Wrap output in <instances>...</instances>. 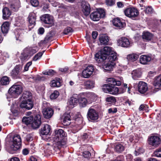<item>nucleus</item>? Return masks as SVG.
Here are the masks:
<instances>
[{
	"label": "nucleus",
	"instance_id": "f257e3e1",
	"mask_svg": "<svg viewBox=\"0 0 161 161\" xmlns=\"http://www.w3.org/2000/svg\"><path fill=\"white\" fill-rule=\"evenodd\" d=\"M95 58L98 63H103L106 60L114 62L118 59L117 53L113 51L111 47L108 46L105 47L97 53Z\"/></svg>",
	"mask_w": 161,
	"mask_h": 161
},
{
	"label": "nucleus",
	"instance_id": "f03ea898",
	"mask_svg": "<svg viewBox=\"0 0 161 161\" xmlns=\"http://www.w3.org/2000/svg\"><path fill=\"white\" fill-rule=\"evenodd\" d=\"M21 82L15 83L9 89L8 92L11 97L16 98L21 93L23 90Z\"/></svg>",
	"mask_w": 161,
	"mask_h": 161
},
{
	"label": "nucleus",
	"instance_id": "7ed1b4c3",
	"mask_svg": "<svg viewBox=\"0 0 161 161\" xmlns=\"http://www.w3.org/2000/svg\"><path fill=\"white\" fill-rule=\"evenodd\" d=\"M54 138L61 145H64L67 142V139L65 132L62 129H56L54 130Z\"/></svg>",
	"mask_w": 161,
	"mask_h": 161
},
{
	"label": "nucleus",
	"instance_id": "20e7f679",
	"mask_svg": "<svg viewBox=\"0 0 161 161\" xmlns=\"http://www.w3.org/2000/svg\"><path fill=\"white\" fill-rule=\"evenodd\" d=\"M21 139L20 135L15 134L10 142V148L12 150L17 151L21 147Z\"/></svg>",
	"mask_w": 161,
	"mask_h": 161
},
{
	"label": "nucleus",
	"instance_id": "39448f33",
	"mask_svg": "<svg viewBox=\"0 0 161 161\" xmlns=\"http://www.w3.org/2000/svg\"><path fill=\"white\" fill-rule=\"evenodd\" d=\"M86 117L89 121L94 122L98 119L99 114L97 111L94 108V107L92 106L88 109Z\"/></svg>",
	"mask_w": 161,
	"mask_h": 161
},
{
	"label": "nucleus",
	"instance_id": "423d86ee",
	"mask_svg": "<svg viewBox=\"0 0 161 161\" xmlns=\"http://www.w3.org/2000/svg\"><path fill=\"white\" fill-rule=\"evenodd\" d=\"M105 15V13L103 9L101 8L98 10L94 11L90 15L91 19L94 21H97L101 18H103Z\"/></svg>",
	"mask_w": 161,
	"mask_h": 161
},
{
	"label": "nucleus",
	"instance_id": "0eeeda50",
	"mask_svg": "<svg viewBox=\"0 0 161 161\" xmlns=\"http://www.w3.org/2000/svg\"><path fill=\"white\" fill-rule=\"evenodd\" d=\"M137 91L141 94L146 96H148L150 94L149 93L147 84L146 82L140 81L137 85Z\"/></svg>",
	"mask_w": 161,
	"mask_h": 161
},
{
	"label": "nucleus",
	"instance_id": "6e6552de",
	"mask_svg": "<svg viewBox=\"0 0 161 161\" xmlns=\"http://www.w3.org/2000/svg\"><path fill=\"white\" fill-rule=\"evenodd\" d=\"M102 89L104 92L113 95L117 94L119 91V89L117 87L108 83L104 84L103 86Z\"/></svg>",
	"mask_w": 161,
	"mask_h": 161
},
{
	"label": "nucleus",
	"instance_id": "1a4fd4ad",
	"mask_svg": "<svg viewBox=\"0 0 161 161\" xmlns=\"http://www.w3.org/2000/svg\"><path fill=\"white\" fill-rule=\"evenodd\" d=\"M125 15L133 20L135 19L139 14L137 9L135 7L129 8H126L125 11Z\"/></svg>",
	"mask_w": 161,
	"mask_h": 161
},
{
	"label": "nucleus",
	"instance_id": "9d476101",
	"mask_svg": "<svg viewBox=\"0 0 161 161\" xmlns=\"http://www.w3.org/2000/svg\"><path fill=\"white\" fill-rule=\"evenodd\" d=\"M43 23L47 25V27H51L54 25V20L53 17L49 14H45L40 17Z\"/></svg>",
	"mask_w": 161,
	"mask_h": 161
},
{
	"label": "nucleus",
	"instance_id": "9b49d317",
	"mask_svg": "<svg viewBox=\"0 0 161 161\" xmlns=\"http://www.w3.org/2000/svg\"><path fill=\"white\" fill-rule=\"evenodd\" d=\"M161 142V139L158 136H152L148 139V144L155 147H158Z\"/></svg>",
	"mask_w": 161,
	"mask_h": 161
},
{
	"label": "nucleus",
	"instance_id": "f8f14e48",
	"mask_svg": "<svg viewBox=\"0 0 161 161\" xmlns=\"http://www.w3.org/2000/svg\"><path fill=\"white\" fill-rule=\"evenodd\" d=\"M28 100H22L20 104V107L25 110H29L31 109L34 107L33 100L28 99Z\"/></svg>",
	"mask_w": 161,
	"mask_h": 161
},
{
	"label": "nucleus",
	"instance_id": "ddd939ff",
	"mask_svg": "<svg viewBox=\"0 0 161 161\" xmlns=\"http://www.w3.org/2000/svg\"><path fill=\"white\" fill-rule=\"evenodd\" d=\"M78 97V103L80 107H85L88 102L84 92H82L79 94L77 96Z\"/></svg>",
	"mask_w": 161,
	"mask_h": 161
},
{
	"label": "nucleus",
	"instance_id": "4468645a",
	"mask_svg": "<svg viewBox=\"0 0 161 161\" xmlns=\"http://www.w3.org/2000/svg\"><path fill=\"white\" fill-rule=\"evenodd\" d=\"M112 22L113 25L117 29H121L123 28L126 25L125 22L118 17L113 19Z\"/></svg>",
	"mask_w": 161,
	"mask_h": 161
},
{
	"label": "nucleus",
	"instance_id": "2eb2a0df",
	"mask_svg": "<svg viewBox=\"0 0 161 161\" xmlns=\"http://www.w3.org/2000/svg\"><path fill=\"white\" fill-rule=\"evenodd\" d=\"M42 112L44 118L49 119L53 116L54 114V110L51 108L47 107L43 109Z\"/></svg>",
	"mask_w": 161,
	"mask_h": 161
},
{
	"label": "nucleus",
	"instance_id": "dca6fc26",
	"mask_svg": "<svg viewBox=\"0 0 161 161\" xmlns=\"http://www.w3.org/2000/svg\"><path fill=\"white\" fill-rule=\"evenodd\" d=\"M119 46L124 48H128L130 47V42L129 40L125 37H121L117 41Z\"/></svg>",
	"mask_w": 161,
	"mask_h": 161
},
{
	"label": "nucleus",
	"instance_id": "f3484780",
	"mask_svg": "<svg viewBox=\"0 0 161 161\" xmlns=\"http://www.w3.org/2000/svg\"><path fill=\"white\" fill-rule=\"evenodd\" d=\"M41 116L40 114H36L33 116L32 127L34 129L38 128L41 124Z\"/></svg>",
	"mask_w": 161,
	"mask_h": 161
},
{
	"label": "nucleus",
	"instance_id": "a211bd4d",
	"mask_svg": "<svg viewBox=\"0 0 161 161\" xmlns=\"http://www.w3.org/2000/svg\"><path fill=\"white\" fill-rule=\"evenodd\" d=\"M20 72V66L17 65L10 72V75L13 79H18L19 78Z\"/></svg>",
	"mask_w": 161,
	"mask_h": 161
},
{
	"label": "nucleus",
	"instance_id": "6ab92c4d",
	"mask_svg": "<svg viewBox=\"0 0 161 161\" xmlns=\"http://www.w3.org/2000/svg\"><path fill=\"white\" fill-rule=\"evenodd\" d=\"M86 97L87 98L89 103H91L96 101L97 96L94 93L88 92H84Z\"/></svg>",
	"mask_w": 161,
	"mask_h": 161
},
{
	"label": "nucleus",
	"instance_id": "aec40b11",
	"mask_svg": "<svg viewBox=\"0 0 161 161\" xmlns=\"http://www.w3.org/2000/svg\"><path fill=\"white\" fill-rule=\"evenodd\" d=\"M50 130V126L49 125H44L40 130V133L42 135H47L48 134Z\"/></svg>",
	"mask_w": 161,
	"mask_h": 161
},
{
	"label": "nucleus",
	"instance_id": "412c9836",
	"mask_svg": "<svg viewBox=\"0 0 161 161\" xmlns=\"http://www.w3.org/2000/svg\"><path fill=\"white\" fill-rule=\"evenodd\" d=\"M115 65L116 64L115 62L108 61V63L103 65V67L105 72H110L113 70V68Z\"/></svg>",
	"mask_w": 161,
	"mask_h": 161
},
{
	"label": "nucleus",
	"instance_id": "4be33fe9",
	"mask_svg": "<svg viewBox=\"0 0 161 161\" xmlns=\"http://www.w3.org/2000/svg\"><path fill=\"white\" fill-rule=\"evenodd\" d=\"M70 115L69 114H64L61 118L63 124L65 125H69L71 123Z\"/></svg>",
	"mask_w": 161,
	"mask_h": 161
},
{
	"label": "nucleus",
	"instance_id": "5701e85b",
	"mask_svg": "<svg viewBox=\"0 0 161 161\" xmlns=\"http://www.w3.org/2000/svg\"><path fill=\"white\" fill-rule=\"evenodd\" d=\"M36 15L34 12H31L29 14L28 16V21L30 24L29 26L32 25L34 26L36 24Z\"/></svg>",
	"mask_w": 161,
	"mask_h": 161
},
{
	"label": "nucleus",
	"instance_id": "b1692460",
	"mask_svg": "<svg viewBox=\"0 0 161 161\" xmlns=\"http://www.w3.org/2000/svg\"><path fill=\"white\" fill-rule=\"evenodd\" d=\"M3 18L4 20L8 19L11 14V12L7 7L3 8L2 10Z\"/></svg>",
	"mask_w": 161,
	"mask_h": 161
},
{
	"label": "nucleus",
	"instance_id": "393cba45",
	"mask_svg": "<svg viewBox=\"0 0 161 161\" xmlns=\"http://www.w3.org/2000/svg\"><path fill=\"white\" fill-rule=\"evenodd\" d=\"M152 59L151 56L146 55H141L140 58V61L141 64H147Z\"/></svg>",
	"mask_w": 161,
	"mask_h": 161
},
{
	"label": "nucleus",
	"instance_id": "a878e982",
	"mask_svg": "<svg viewBox=\"0 0 161 161\" xmlns=\"http://www.w3.org/2000/svg\"><path fill=\"white\" fill-rule=\"evenodd\" d=\"M21 100H32V94L30 92L25 91L23 92L22 96L21 97Z\"/></svg>",
	"mask_w": 161,
	"mask_h": 161
},
{
	"label": "nucleus",
	"instance_id": "bb28decb",
	"mask_svg": "<svg viewBox=\"0 0 161 161\" xmlns=\"http://www.w3.org/2000/svg\"><path fill=\"white\" fill-rule=\"evenodd\" d=\"M99 41L101 45H108L109 41L108 36L104 35H100L99 37Z\"/></svg>",
	"mask_w": 161,
	"mask_h": 161
},
{
	"label": "nucleus",
	"instance_id": "cd10ccee",
	"mask_svg": "<svg viewBox=\"0 0 161 161\" xmlns=\"http://www.w3.org/2000/svg\"><path fill=\"white\" fill-rule=\"evenodd\" d=\"M125 149V147L121 143H118L114 147V151L118 153H122Z\"/></svg>",
	"mask_w": 161,
	"mask_h": 161
},
{
	"label": "nucleus",
	"instance_id": "c85d7f7f",
	"mask_svg": "<svg viewBox=\"0 0 161 161\" xmlns=\"http://www.w3.org/2000/svg\"><path fill=\"white\" fill-rule=\"evenodd\" d=\"M95 82L92 80H88L84 82V86L86 89H90L94 87Z\"/></svg>",
	"mask_w": 161,
	"mask_h": 161
},
{
	"label": "nucleus",
	"instance_id": "c756f323",
	"mask_svg": "<svg viewBox=\"0 0 161 161\" xmlns=\"http://www.w3.org/2000/svg\"><path fill=\"white\" fill-rule=\"evenodd\" d=\"M33 119V116L24 117L22 119V121L23 122L25 123L26 125H31L32 126Z\"/></svg>",
	"mask_w": 161,
	"mask_h": 161
},
{
	"label": "nucleus",
	"instance_id": "7c9ffc66",
	"mask_svg": "<svg viewBox=\"0 0 161 161\" xmlns=\"http://www.w3.org/2000/svg\"><path fill=\"white\" fill-rule=\"evenodd\" d=\"M153 35L150 32H144L142 35V38L147 41H151L153 38Z\"/></svg>",
	"mask_w": 161,
	"mask_h": 161
},
{
	"label": "nucleus",
	"instance_id": "2f4dec72",
	"mask_svg": "<svg viewBox=\"0 0 161 161\" xmlns=\"http://www.w3.org/2000/svg\"><path fill=\"white\" fill-rule=\"evenodd\" d=\"M9 26L10 24L8 22H5L2 24L1 27V30L3 34L8 33Z\"/></svg>",
	"mask_w": 161,
	"mask_h": 161
},
{
	"label": "nucleus",
	"instance_id": "473e14b6",
	"mask_svg": "<svg viewBox=\"0 0 161 161\" xmlns=\"http://www.w3.org/2000/svg\"><path fill=\"white\" fill-rule=\"evenodd\" d=\"M10 79L9 77L7 76H3L0 79V84L2 86H7L9 84Z\"/></svg>",
	"mask_w": 161,
	"mask_h": 161
},
{
	"label": "nucleus",
	"instance_id": "72a5a7b5",
	"mask_svg": "<svg viewBox=\"0 0 161 161\" xmlns=\"http://www.w3.org/2000/svg\"><path fill=\"white\" fill-rule=\"evenodd\" d=\"M82 11L84 14L87 16L89 15L90 12L91 8L89 3H86L82 6Z\"/></svg>",
	"mask_w": 161,
	"mask_h": 161
},
{
	"label": "nucleus",
	"instance_id": "f704fd0d",
	"mask_svg": "<svg viewBox=\"0 0 161 161\" xmlns=\"http://www.w3.org/2000/svg\"><path fill=\"white\" fill-rule=\"evenodd\" d=\"M107 81L108 82V83L113 85V86H119L121 84L120 81L117 80L113 78L108 79Z\"/></svg>",
	"mask_w": 161,
	"mask_h": 161
},
{
	"label": "nucleus",
	"instance_id": "c9c22d12",
	"mask_svg": "<svg viewBox=\"0 0 161 161\" xmlns=\"http://www.w3.org/2000/svg\"><path fill=\"white\" fill-rule=\"evenodd\" d=\"M153 84L156 87H161V75L155 77Z\"/></svg>",
	"mask_w": 161,
	"mask_h": 161
},
{
	"label": "nucleus",
	"instance_id": "e433bc0d",
	"mask_svg": "<svg viewBox=\"0 0 161 161\" xmlns=\"http://www.w3.org/2000/svg\"><path fill=\"white\" fill-rule=\"evenodd\" d=\"M60 79L57 78L55 80H53L51 81V86L53 87H58L61 86V83L60 81Z\"/></svg>",
	"mask_w": 161,
	"mask_h": 161
},
{
	"label": "nucleus",
	"instance_id": "4c0bfd02",
	"mask_svg": "<svg viewBox=\"0 0 161 161\" xmlns=\"http://www.w3.org/2000/svg\"><path fill=\"white\" fill-rule=\"evenodd\" d=\"M139 56L136 53H132L128 55L127 56V58L129 61H134L136 60L138 58Z\"/></svg>",
	"mask_w": 161,
	"mask_h": 161
},
{
	"label": "nucleus",
	"instance_id": "58836bf2",
	"mask_svg": "<svg viewBox=\"0 0 161 161\" xmlns=\"http://www.w3.org/2000/svg\"><path fill=\"white\" fill-rule=\"evenodd\" d=\"M30 57L29 54L25 51L21 53L19 58L22 62H24L27 60Z\"/></svg>",
	"mask_w": 161,
	"mask_h": 161
},
{
	"label": "nucleus",
	"instance_id": "ea45409f",
	"mask_svg": "<svg viewBox=\"0 0 161 161\" xmlns=\"http://www.w3.org/2000/svg\"><path fill=\"white\" fill-rule=\"evenodd\" d=\"M105 101L109 104H115L116 102L115 97L113 96H109L106 98Z\"/></svg>",
	"mask_w": 161,
	"mask_h": 161
},
{
	"label": "nucleus",
	"instance_id": "a19ab883",
	"mask_svg": "<svg viewBox=\"0 0 161 161\" xmlns=\"http://www.w3.org/2000/svg\"><path fill=\"white\" fill-rule=\"evenodd\" d=\"M132 75L133 78L135 80H136L141 77V73L139 70H135L133 71Z\"/></svg>",
	"mask_w": 161,
	"mask_h": 161
},
{
	"label": "nucleus",
	"instance_id": "79ce46f5",
	"mask_svg": "<svg viewBox=\"0 0 161 161\" xmlns=\"http://www.w3.org/2000/svg\"><path fill=\"white\" fill-rule=\"evenodd\" d=\"M74 31V30L72 28L68 26L64 28L62 33L63 35H67L69 33L73 32Z\"/></svg>",
	"mask_w": 161,
	"mask_h": 161
},
{
	"label": "nucleus",
	"instance_id": "37998d69",
	"mask_svg": "<svg viewBox=\"0 0 161 161\" xmlns=\"http://www.w3.org/2000/svg\"><path fill=\"white\" fill-rule=\"evenodd\" d=\"M69 103L70 105H75L78 102V97L76 98L73 96L71 97L69 101Z\"/></svg>",
	"mask_w": 161,
	"mask_h": 161
},
{
	"label": "nucleus",
	"instance_id": "c03bdc74",
	"mask_svg": "<svg viewBox=\"0 0 161 161\" xmlns=\"http://www.w3.org/2000/svg\"><path fill=\"white\" fill-rule=\"evenodd\" d=\"M25 51L30 57L36 52L35 49L31 47L26 49Z\"/></svg>",
	"mask_w": 161,
	"mask_h": 161
},
{
	"label": "nucleus",
	"instance_id": "a18cd8bd",
	"mask_svg": "<svg viewBox=\"0 0 161 161\" xmlns=\"http://www.w3.org/2000/svg\"><path fill=\"white\" fill-rule=\"evenodd\" d=\"M59 95L58 91L55 90L50 95V97L51 99H56Z\"/></svg>",
	"mask_w": 161,
	"mask_h": 161
},
{
	"label": "nucleus",
	"instance_id": "49530a36",
	"mask_svg": "<svg viewBox=\"0 0 161 161\" xmlns=\"http://www.w3.org/2000/svg\"><path fill=\"white\" fill-rule=\"evenodd\" d=\"M92 74V73H90L89 71L86 69H84L82 72V76L85 78H89Z\"/></svg>",
	"mask_w": 161,
	"mask_h": 161
},
{
	"label": "nucleus",
	"instance_id": "de8ad7c7",
	"mask_svg": "<svg viewBox=\"0 0 161 161\" xmlns=\"http://www.w3.org/2000/svg\"><path fill=\"white\" fill-rule=\"evenodd\" d=\"M145 151L142 147H139V148H136L134 153L136 156H137L140 154L143 153H144Z\"/></svg>",
	"mask_w": 161,
	"mask_h": 161
},
{
	"label": "nucleus",
	"instance_id": "09e8293b",
	"mask_svg": "<svg viewBox=\"0 0 161 161\" xmlns=\"http://www.w3.org/2000/svg\"><path fill=\"white\" fill-rule=\"evenodd\" d=\"M57 74L56 72L54 70L52 69H50L48 71L45 72L44 74L47 75L51 76H53V75H56Z\"/></svg>",
	"mask_w": 161,
	"mask_h": 161
},
{
	"label": "nucleus",
	"instance_id": "8fccbe9b",
	"mask_svg": "<svg viewBox=\"0 0 161 161\" xmlns=\"http://www.w3.org/2000/svg\"><path fill=\"white\" fill-rule=\"evenodd\" d=\"M43 55V53L39 52L36 54L33 58L32 60L34 61H36L39 59Z\"/></svg>",
	"mask_w": 161,
	"mask_h": 161
},
{
	"label": "nucleus",
	"instance_id": "3c124183",
	"mask_svg": "<svg viewBox=\"0 0 161 161\" xmlns=\"http://www.w3.org/2000/svg\"><path fill=\"white\" fill-rule=\"evenodd\" d=\"M52 33L53 32L52 31H50L44 39V41L45 42H48L52 39L53 37Z\"/></svg>",
	"mask_w": 161,
	"mask_h": 161
},
{
	"label": "nucleus",
	"instance_id": "603ef678",
	"mask_svg": "<svg viewBox=\"0 0 161 161\" xmlns=\"http://www.w3.org/2000/svg\"><path fill=\"white\" fill-rule=\"evenodd\" d=\"M115 0H106L105 3L108 6H112L115 4Z\"/></svg>",
	"mask_w": 161,
	"mask_h": 161
},
{
	"label": "nucleus",
	"instance_id": "864d4df0",
	"mask_svg": "<svg viewBox=\"0 0 161 161\" xmlns=\"http://www.w3.org/2000/svg\"><path fill=\"white\" fill-rule=\"evenodd\" d=\"M145 14H150L153 12V9L151 7H148L146 8L144 10Z\"/></svg>",
	"mask_w": 161,
	"mask_h": 161
},
{
	"label": "nucleus",
	"instance_id": "5fc2aeb1",
	"mask_svg": "<svg viewBox=\"0 0 161 161\" xmlns=\"http://www.w3.org/2000/svg\"><path fill=\"white\" fill-rule=\"evenodd\" d=\"M153 154L155 156L157 157H161V148L156 150Z\"/></svg>",
	"mask_w": 161,
	"mask_h": 161
},
{
	"label": "nucleus",
	"instance_id": "6e6d98bb",
	"mask_svg": "<svg viewBox=\"0 0 161 161\" xmlns=\"http://www.w3.org/2000/svg\"><path fill=\"white\" fill-rule=\"evenodd\" d=\"M33 79L35 80L38 81H43L46 79V78L44 77L38 75L36 77H34Z\"/></svg>",
	"mask_w": 161,
	"mask_h": 161
},
{
	"label": "nucleus",
	"instance_id": "4d7b16f0",
	"mask_svg": "<svg viewBox=\"0 0 161 161\" xmlns=\"http://www.w3.org/2000/svg\"><path fill=\"white\" fill-rule=\"evenodd\" d=\"M30 3L31 5L34 7H37L39 5V2L38 0H31Z\"/></svg>",
	"mask_w": 161,
	"mask_h": 161
},
{
	"label": "nucleus",
	"instance_id": "13d9d810",
	"mask_svg": "<svg viewBox=\"0 0 161 161\" xmlns=\"http://www.w3.org/2000/svg\"><path fill=\"white\" fill-rule=\"evenodd\" d=\"M83 155L85 158H90L91 156V153L89 151H86L83 152Z\"/></svg>",
	"mask_w": 161,
	"mask_h": 161
},
{
	"label": "nucleus",
	"instance_id": "bf43d9fd",
	"mask_svg": "<svg viewBox=\"0 0 161 161\" xmlns=\"http://www.w3.org/2000/svg\"><path fill=\"white\" fill-rule=\"evenodd\" d=\"M117 111V108H110L108 109V113L109 114H114L116 113Z\"/></svg>",
	"mask_w": 161,
	"mask_h": 161
},
{
	"label": "nucleus",
	"instance_id": "052dcab7",
	"mask_svg": "<svg viewBox=\"0 0 161 161\" xmlns=\"http://www.w3.org/2000/svg\"><path fill=\"white\" fill-rule=\"evenodd\" d=\"M25 138L26 141L28 142L32 141L33 139V138L30 134L27 135L26 136Z\"/></svg>",
	"mask_w": 161,
	"mask_h": 161
},
{
	"label": "nucleus",
	"instance_id": "680f3d73",
	"mask_svg": "<svg viewBox=\"0 0 161 161\" xmlns=\"http://www.w3.org/2000/svg\"><path fill=\"white\" fill-rule=\"evenodd\" d=\"M86 69L89 70L90 73H91L92 74L94 71L93 67L92 65H88Z\"/></svg>",
	"mask_w": 161,
	"mask_h": 161
},
{
	"label": "nucleus",
	"instance_id": "e2e57ef3",
	"mask_svg": "<svg viewBox=\"0 0 161 161\" xmlns=\"http://www.w3.org/2000/svg\"><path fill=\"white\" fill-rule=\"evenodd\" d=\"M16 5L14 4L11 3L10 4V8L14 11H17L18 10L19 8H16Z\"/></svg>",
	"mask_w": 161,
	"mask_h": 161
},
{
	"label": "nucleus",
	"instance_id": "0e129e2a",
	"mask_svg": "<svg viewBox=\"0 0 161 161\" xmlns=\"http://www.w3.org/2000/svg\"><path fill=\"white\" fill-rule=\"evenodd\" d=\"M89 135L88 133H84L83 135L82 136V139L84 141L86 140L88 138Z\"/></svg>",
	"mask_w": 161,
	"mask_h": 161
},
{
	"label": "nucleus",
	"instance_id": "69168bd1",
	"mask_svg": "<svg viewBox=\"0 0 161 161\" xmlns=\"http://www.w3.org/2000/svg\"><path fill=\"white\" fill-rule=\"evenodd\" d=\"M92 35L93 38L96 39L98 35V32L96 31H93L92 32Z\"/></svg>",
	"mask_w": 161,
	"mask_h": 161
},
{
	"label": "nucleus",
	"instance_id": "338daca9",
	"mask_svg": "<svg viewBox=\"0 0 161 161\" xmlns=\"http://www.w3.org/2000/svg\"><path fill=\"white\" fill-rule=\"evenodd\" d=\"M117 5L119 8H122L124 7V4L123 2H118L117 3Z\"/></svg>",
	"mask_w": 161,
	"mask_h": 161
},
{
	"label": "nucleus",
	"instance_id": "774afa93",
	"mask_svg": "<svg viewBox=\"0 0 161 161\" xmlns=\"http://www.w3.org/2000/svg\"><path fill=\"white\" fill-rule=\"evenodd\" d=\"M8 160L9 161H20L19 158L17 157H12Z\"/></svg>",
	"mask_w": 161,
	"mask_h": 161
}]
</instances>
